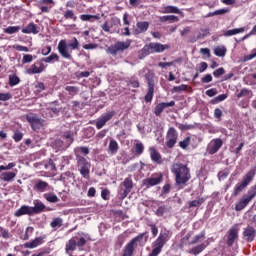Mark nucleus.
Here are the masks:
<instances>
[{
	"label": "nucleus",
	"instance_id": "obj_28",
	"mask_svg": "<svg viewBox=\"0 0 256 256\" xmlns=\"http://www.w3.org/2000/svg\"><path fill=\"white\" fill-rule=\"evenodd\" d=\"M15 177H17V173L15 172H2L0 174L1 181H6V183L13 181Z\"/></svg>",
	"mask_w": 256,
	"mask_h": 256
},
{
	"label": "nucleus",
	"instance_id": "obj_7",
	"mask_svg": "<svg viewBox=\"0 0 256 256\" xmlns=\"http://www.w3.org/2000/svg\"><path fill=\"white\" fill-rule=\"evenodd\" d=\"M131 43L132 41L130 39H127L125 42L118 41L107 49V53L115 57L118 53H123V51L129 49Z\"/></svg>",
	"mask_w": 256,
	"mask_h": 256
},
{
	"label": "nucleus",
	"instance_id": "obj_26",
	"mask_svg": "<svg viewBox=\"0 0 256 256\" xmlns=\"http://www.w3.org/2000/svg\"><path fill=\"white\" fill-rule=\"evenodd\" d=\"M32 215H37L39 213H43L45 211V204L43 202L36 200L34 201V207H31Z\"/></svg>",
	"mask_w": 256,
	"mask_h": 256
},
{
	"label": "nucleus",
	"instance_id": "obj_51",
	"mask_svg": "<svg viewBox=\"0 0 256 256\" xmlns=\"http://www.w3.org/2000/svg\"><path fill=\"white\" fill-rule=\"evenodd\" d=\"M64 19H72L73 21H77V16H75V12H73V10H66L64 12Z\"/></svg>",
	"mask_w": 256,
	"mask_h": 256
},
{
	"label": "nucleus",
	"instance_id": "obj_14",
	"mask_svg": "<svg viewBox=\"0 0 256 256\" xmlns=\"http://www.w3.org/2000/svg\"><path fill=\"white\" fill-rule=\"evenodd\" d=\"M163 181V175L154 174L150 178L144 179L145 187H155V185H159Z\"/></svg>",
	"mask_w": 256,
	"mask_h": 256
},
{
	"label": "nucleus",
	"instance_id": "obj_56",
	"mask_svg": "<svg viewBox=\"0 0 256 256\" xmlns=\"http://www.w3.org/2000/svg\"><path fill=\"white\" fill-rule=\"evenodd\" d=\"M143 240H144V243H146L147 237H145V234H140L137 237H135L134 239H132L131 241H134L133 245L135 246L137 241H139V243H143Z\"/></svg>",
	"mask_w": 256,
	"mask_h": 256
},
{
	"label": "nucleus",
	"instance_id": "obj_13",
	"mask_svg": "<svg viewBox=\"0 0 256 256\" xmlns=\"http://www.w3.org/2000/svg\"><path fill=\"white\" fill-rule=\"evenodd\" d=\"M223 147V140L216 138L210 141L207 146V151L210 155H215Z\"/></svg>",
	"mask_w": 256,
	"mask_h": 256
},
{
	"label": "nucleus",
	"instance_id": "obj_22",
	"mask_svg": "<svg viewBox=\"0 0 256 256\" xmlns=\"http://www.w3.org/2000/svg\"><path fill=\"white\" fill-rule=\"evenodd\" d=\"M46 107H48V111L50 113H52L53 117H55V115H59V113H61V107H59L58 101L50 102L46 105Z\"/></svg>",
	"mask_w": 256,
	"mask_h": 256
},
{
	"label": "nucleus",
	"instance_id": "obj_4",
	"mask_svg": "<svg viewBox=\"0 0 256 256\" xmlns=\"http://www.w3.org/2000/svg\"><path fill=\"white\" fill-rule=\"evenodd\" d=\"M169 47H170L169 44L151 42L142 48L141 53L143 57H147V55H151L153 53H163V51H167Z\"/></svg>",
	"mask_w": 256,
	"mask_h": 256
},
{
	"label": "nucleus",
	"instance_id": "obj_9",
	"mask_svg": "<svg viewBox=\"0 0 256 256\" xmlns=\"http://www.w3.org/2000/svg\"><path fill=\"white\" fill-rule=\"evenodd\" d=\"M77 167L80 171V175L84 177V179H89V173L91 171V163L85 159V157L76 158Z\"/></svg>",
	"mask_w": 256,
	"mask_h": 256
},
{
	"label": "nucleus",
	"instance_id": "obj_44",
	"mask_svg": "<svg viewBox=\"0 0 256 256\" xmlns=\"http://www.w3.org/2000/svg\"><path fill=\"white\" fill-rule=\"evenodd\" d=\"M170 211V208L165 206V205H162V206H159L158 209L156 210V215L157 217H163L165 213H169Z\"/></svg>",
	"mask_w": 256,
	"mask_h": 256
},
{
	"label": "nucleus",
	"instance_id": "obj_36",
	"mask_svg": "<svg viewBox=\"0 0 256 256\" xmlns=\"http://www.w3.org/2000/svg\"><path fill=\"white\" fill-rule=\"evenodd\" d=\"M169 239H171V232H169V230H165L164 232L160 233L159 237L157 238V240L164 245L167 243V241H169Z\"/></svg>",
	"mask_w": 256,
	"mask_h": 256
},
{
	"label": "nucleus",
	"instance_id": "obj_8",
	"mask_svg": "<svg viewBox=\"0 0 256 256\" xmlns=\"http://www.w3.org/2000/svg\"><path fill=\"white\" fill-rule=\"evenodd\" d=\"M26 120L33 131H39V129L45 125V120L35 113H28L26 115Z\"/></svg>",
	"mask_w": 256,
	"mask_h": 256
},
{
	"label": "nucleus",
	"instance_id": "obj_32",
	"mask_svg": "<svg viewBox=\"0 0 256 256\" xmlns=\"http://www.w3.org/2000/svg\"><path fill=\"white\" fill-rule=\"evenodd\" d=\"M119 151V143H117L115 140H110L109 146H108V152L110 155H115Z\"/></svg>",
	"mask_w": 256,
	"mask_h": 256
},
{
	"label": "nucleus",
	"instance_id": "obj_53",
	"mask_svg": "<svg viewBox=\"0 0 256 256\" xmlns=\"http://www.w3.org/2000/svg\"><path fill=\"white\" fill-rule=\"evenodd\" d=\"M187 84H182L180 86H174L172 88V93H181V91H187Z\"/></svg>",
	"mask_w": 256,
	"mask_h": 256
},
{
	"label": "nucleus",
	"instance_id": "obj_23",
	"mask_svg": "<svg viewBox=\"0 0 256 256\" xmlns=\"http://www.w3.org/2000/svg\"><path fill=\"white\" fill-rule=\"evenodd\" d=\"M162 13L169 14V13H175L176 15H181V17H185V13L178 9L176 6H164L162 7Z\"/></svg>",
	"mask_w": 256,
	"mask_h": 256
},
{
	"label": "nucleus",
	"instance_id": "obj_50",
	"mask_svg": "<svg viewBox=\"0 0 256 256\" xmlns=\"http://www.w3.org/2000/svg\"><path fill=\"white\" fill-rule=\"evenodd\" d=\"M41 115H42V117H44V119H51V118H53V113H51L49 111L48 106H46V108H42L41 109Z\"/></svg>",
	"mask_w": 256,
	"mask_h": 256
},
{
	"label": "nucleus",
	"instance_id": "obj_30",
	"mask_svg": "<svg viewBox=\"0 0 256 256\" xmlns=\"http://www.w3.org/2000/svg\"><path fill=\"white\" fill-rule=\"evenodd\" d=\"M76 159L83 157L82 155H89V148L85 146L76 147L74 149Z\"/></svg>",
	"mask_w": 256,
	"mask_h": 256
},
{
	"label": "nucleus",
	"instance_id": "obj_64",
	"mask_svg": "<svg viewBox=\"0 0 256 256\" xmlns=\"http://www.w3.org/2000/svg\"><path fill=\"white\" fill-rule=\"evenodd\" d=\"M11 97L10 93H0V101H9Z\"/></svg>",
	"mask_w": 256,
	"mask_h": 256
},
{
	"label": "nucleus",
	"instance_id": "obj_58",
	"mask_svg": "<svg viewBox=\"0 0 256 256\" xmlns=\"http://www.w3.org/2000/svg\"><path fill=\"white\" fill-rule=\"evenodd\" d=\"M1 237L3 239H9V237H10L9 230H7L3 227H0V239H1Z\"/></svg>",
	"mask_w": 256,
	"mask_h": 256
},
{
	"label": "nucleus",
	"instance_id": "obj_1",
	"mask_svg": "<svg viewBox=\"0 0 256 256\" xmlns=\"http://www.w3.org/2000/svg\"><path fill=\"white\" fill-rule=\"evenodd\" d=\"M170 169L171 173H173L175 177L176 185H187V183L191 180V171L187 165L175 163Z\"/></svg>",
	"mask_w": 256,
	"mask_h": 256
},
{
	"label": "nucleus",
	"instance_id": "obj_6",
	"mask_svg": "<svg viewBox=\"0 0 256 256\" xmlns=\"http://www.w3.org/2000/svg\"><path fill=\"white\" fill-rule=\"evenodd\" d=\"M255 178V169H250L244 176L242 182L236 184L234 189V196L237 197Z\"/></svg>",
	"mask_w": 256,
	"mask_h": 256
},
{
	"label": "nucleus",
	"instance_id": "obj_18",
	"mask_svg": "<svg viewBox=\"0 0 256 256\" xmlns=\"http://www.w3.org/2000/svg\"><path fill=\"white\" fill-rule=\"evenodd\" d=\"M256 236V230L253 228V226H247L243 231V237L245 241H248V243H251V241H254Z\"/></svg>",
	"mask_w": 256,
	"mask_h": 256
},
{
	"label": "nucleus",
	"instance_id": "obj_48",
	"mask_svg": "<svg viewBox=\"0 0 256 256\" xmlns=\"http://www.w3.org/2000/svg\"><path fill=\"white\" fill-rule=\"evenodd\" d=\"M205 203V198H198L189 202V207H201Z\"/></svg>",
	"mask_w": 256,
	"mask_h": 256
},
{
	"label": "nucleus",
	"instance_id": "obj_40",
	"mask_svg": "<svg viewBox=\"0 0 256 256\" xmlns=\"http://www.w3.org/2000/svg\"><path fill=\"white\" fill-rule=\"evenodd\" d=\"M227 53V48H225V46H217L214 49V54L216 55V57H225Z\"/></svg>",
	"mask_w": 256,
	"mask_h": 256
},
{
	"label": "nucleus",
	"instance_id": "obj_38",
	"mask_svg": "<svg viewBox=\"0 0 256 256\" xmlns=\"http://www.w3.org/2000/svg\"><path fill=\"white\" fill-rule=\"evenodd\" d=\"M66 253L69 255L70 251H75L77 249V241L75 239H70L66 244Z\"/></svg>",
	"mask_w": 256,
	"mask_h": 256
},
{
	"label": "nucleus",
	"instance_id": "obj_52",
	"mask_svg": "<svg viewBox=\"0 0 256 256\" xmlns=\"http://www.w3.org/2000/svg\"><path fill=\"white\" fill-rule=\"evenodd\" d=\"M20 81L21 80L19 79V77H17V75L9 76V85H10V87H15V85H19Z\"/></svg>",
	"mask_w": 256,
	"mask_h": 256
},
{
	"label": "nucleus",
	"instance_id": "obj_33",
	"mask_svg": "<svg viewBox=\"0 0 256 256\" xmlns=\"http://www.w3.org/2000/svg\"><path fill=\"white\" fill-rule=\"evenodd\" d=\"M134 241H130L124 248L122 256H133V251H135Z\"/></svg>",
	"mask_w": 256,
	"mask_h": 256
},
{
	"label": "nucleus",
	"instance_id": "obj_19",
	"mask_svg": "<svg viewBox=\"0 0 256 256\" xmlns=\"http://www.w3.org/2000/svg\"><path fill=\"white\" fill-rule=\"evenodd\" d=\"M149 154H150V159L157 165H161V163H163L161 153H159V151L155 149V147L152 146L149 148Z\"/></svg>",
	"mask_w": 256,
	"mask_h": 256
},
{
	"label": "nucleus",
	"instance_id": "obj_11",
	"mask_svg": "<svg viewBox=\"0 0 256 256\" xmlns=\"http://www.w3.org/2000/svg\"><path fill=\"white\" fill-rule=\"evenodd\" d=\"M115 117V111H110L105 114H103L101 117H99L96 121V128L97 129H103L105 125H107L108 121H111Z\"/></svg>",
	"mask_w": 256,
	"mask_h": 256
},
{
	"label": "nucleus",
	"instance_id": "obj_17",
	"mask_svg": "<svg viewBox=\"0 0 256 256\" xmlns=\"http://www.w3.org/2000/svg\"><path fill=\"white\" fill-rule=\"evenodd\" d=\"M239 238V225H235L229 230L228 245L231 247L235 243V240Z\"/></svg>",
	"mask_w": 256,
	"mask_h": 256
},
{
	"label": "nucleus",
	"instance_id": "obj_59",
	"mask_svg": "<svg viewBox=\"0 0 256 256\" xmlns=\"http://www.w3.org/2000/svg\"><path fill=\"white\" fill-rule=\"evenodd\" d=\"M177 63V60H174L172 62H160L158 64V67H161L162 69H165V67H173L174 64Z\"/></svg>",
	"mask_w": 256,
	"mask_h": 256
},
{
	"label": "nucleus",
	"instance_id": "obj_29",
	"mask_svg": "<svg viewBox=\"0 0 256 256\" xmlns=\"http://www.w3.org/2000/svg\"><path fill=\"white\" fill-rule=\"evenodd\" d=\"M239 33H245V27L235 28L232 30L223 31L224 37H233V35H239Z\"/></svg>",
	"mask_w": 256,
	"mask_h": 256
},
{
	"label": "nucleus",
	"instance_id": "obj_25",
	"mask_svg": "<svg viewBox=\"0 0 256 256\" xmlns=\"http://www.w3.org/2000/svg\"><path fill=\"white\" fill-rule=\"evenodd\" d=\"M123 186L125 187L122 197H127L129 193H131V190L133 189V180L131 178H126L123 182Z\"/></svg>",
	"mask_w": 256,
	"mask_h": 256
},
{
	"label": "nucleus",
	"instance_id": "obj_5",
	"mask_svg": "<svg viewBox=\"0 0 256 256\" xmlns=\"http://www.w3.org/2000/svg\"><path fill=\"white\" fill-rule=\"evenodd\" d=\"M256 197V184L248 190L247 194L243 195L239 202L236 204L235 209L236 211H243L245 207L253 201Z\"/></svg>",
	"mask_w": 256,
	"mask_h": 256
},
{
	"label": "nucleus",
	"instance_id": "obj_16",
	"mask_svg": "<svg viewBox=\"0 0 256 256\" xmlns=\"http://www.w3.org/2000/svg\"><path fill=\"white\" fill-rule=\"evenodd\" d=\"M116 25H121V19L118 17H112L109 20H107L101 27L106 32L109 33L113 27Z\"/></svg>",
	"mask_w": 256,
	"mask_h": 256
},
{
	"label": "nucleus",
	"instance_id": "obj_45",
	"mask_svg": "<svg viewBox=\"0 0 256 256\" xmlns=\"http://www.w3.org/2000/svg\"><path fill=\"white\" fill-rule=\"evenodd\" d=\"M21 31V26H9L4 29V33L8 35H13V33H19Z\"/></svg>",
	"mask_w": 256,
	"mask_h": 256
},
{
	"label": "nucleus",
	"instance_id": "obj_24",
	"mask_svg": "<svg viewBox=\"0 0 256 256\" xmlns=\"http://www.w3.org/2000/svg\"><path fill=\"white\" fill-rule=\"evenodd\" d=\"M22 33H25L26 35H37L39 33V28L33 23L30 22L25 28L22 29Z\"/></svg>",
	"mask_w": 256,
	"mask_h": 256
},
{
	"label": "nucleus",
	"instance_id": "obj_12",
	"mask_svg": "<svg viewBox=\"0 0 256 256\" xmlns=\"http://www.w3.org/2000/svg\"><path fill=\"white\" fill-rule=\"evenodd\" d=\"M47 69V66L43 64L41 61H36L34 64H32L28 69H26V73L28 75H37L39 73H43Z\"/></svg>",
	"mask_w": 256,
	"mask_h": 256
},
{
	"label": "nucleus",
	"instance_id": "obj_54",
	"mask_svg": "<svg viewBox=\"0 0 256 256\" xmlns=\"http://www.w3.org/2000/svg\"><path fill=\"white\" fill-rule=\"evenodd\" d=\"M164 246L165 244L158 239H156L152 244L153 249H156L158 251H162Z\"/></svg>",
	"mask_w": 256,
	"mask_h": 256
},
{
	"label": "nucleus",
	"instance_id": "obj_31",
	"mask_svg": "<svg viewBox=\"0 0 256 256\" xmlns=\"http://www.w3.org/2000/svg\"><path fill=\"white\" fill-rule=\"evenodd\" d=\"M167 21H169V23H177L179 22V17L175 15H167V16H161L159 18L160 23H167Z\"/></svg>",
	"mask_w": 256,
	"mask_h": 256
},
{
	"label": "nucleus",
	"instance_id": "obj_61",
	"mask_svg": "<svg viewBox=\"0 0 256 256\" xmlns=\"http://www.w3.org/2000/svg\"><path fill=\"white\" fill-rule=\"evenodd\" d=\"M225 99H227V94H220L212 100V103H221V101H225Z\"/></svg>",
	"mask_w": 256,
	"mask_h": 256
},
{
	"label": "nucleus",
	"instance_id": "obj_10",
	"mask_svg": "<svg viewBox=\"0 0 256 256\" xmlns=\"http://www.w3.org/2000/svg\"><path fill=\"white\" fill-rule=\"evenodd\" d=\"M178 139L179 132H177V129L170 127L166 133V147H168V149H173L177 144Z\"/></svg>",
	"mask_w": 256,
	"mask_h": 256
},
{
	"label": "nucleus",
	"instance_id": "obj_42",
	"mask_svg": "<svg viewBox=\"0 0 256 256\" xmlns=\"http://www.w3.org/2000/svg\"><path fill=\"white\" fill-rule=\"evenodd\" d=\"M205 239V232H201L200 234L193 237L192 241L189 242V245H196V243H201Z\"/></svg>",
	"mask_w": 256,
	"mask_h": 256
},
{
	"label": "nucleus",
	"instance_id": "obj_27",
	"mask_svg": "<svg viewBox=\"0 0 256 256\" xmlns=\"http://www.w3.org/2000/svg\"><path fill=\"white\" fill-rule=\"evenodd\" d=\"M15 217H22V215H33V211L31 209V206H22L15 212Z\"/></svg>",
	"mask_w": 256,
	"mask_h": 256
},
{
	"label": "nucleus",
	"instance_id": "obj_60",
	"mask_svg": "<svg viewBox=\"0 0 256 256\" xmlns=\"http://www.w3.org/2000/svg\"><path fill=\"white\" fill-rule=\"evenodd\" d=\"M15 165H16L15 162H11L6 166L1 165L0 166V173H1V171H10V169H13V167H15Z\"/></svg>",
	"mask_w": 256,
	"mask_h": 256
},
{
	"label": "nucleus",
	"instance_id": "obj_39",
	"mask_svg": "<svg viewBox=\"0 0 256 256\" xmlns=\"http://www.w3.org/2000/svg\"><path fill=\"white\" fill-rule=\"evenodd\" d=\"M44 199L48 201V203H59V197L52 193H46L43 195Z\"/></svg>",
	"mask_w": 256,
	"mask_h": 256
},
{
	"label": "nucleus",
	"instance_id": "obj_34",
	"mask_svg": "<svg viewBox=\"0 0 256 256\" xmlns=\"http://www.w3.org/2000/svg\"><path fill=\"white\" fill-rule=\"evenodd\" d=\"M136 27H137L136 29L137 33H145L147 29H149V22L147 21L137 22Z\"/></svg>",
	"mask_w": 256,
	"mask_h": 256
},
{
	"label": "nucleus",
	"instance_id": "obj_46",
	"mask_svg": "<svg viewBox=\"0 0 256 256\" xmlns=\"http://www.w3.org/2000/svg\"><path fill=\"white\" fill-rule=\"evenodd\" d=\"M42 61H44V63H53V61H59V55L57 53H53L46 58H42Z\"/></svg>",
	"mask_w": 256,
	"mask_h": 256
},
{
	"label": "nucleus",
	"instance_id": "obj_43",
	"mask_svg": "<svg viewBox=\"0 0 256 256\" xmlns=\"http://www.w3.org/2000/svg\"><path fill=\"white\" fill-rule=\"evenodd\" d=\"M63 226V219L61 218H53L52 222L50 223V227L52 229H59V227Z\"/></svg>",
	"mask_w": 256,
	"mask_h": 256
},
{
	"label": "nucleus",
	"instance_id": "obj_20",
	"mask_svg": "<svg viewBox=\"0 0 256 256\" xmlns=\"http://www.w3.org/2000/svg\"><path fill=\"white\" fill-rule=\"evenodd\" d=\"M167 107H175V101L159 103L154 109L155 115L159 117V115H161L163 110L167 109Z\"/></svg>",
	"mask_w": 256,
	"mask_h": 256
},
{
	"label": "nucleus",
	"instance_id": "obj_35",
	"mask_svg": "<svg viewBox=\"0 0 256 256\" xmlns=\"http://www.w3.org/2000/svg\"><path fill=\"white\" fill-rule=\"evenodd\" d=\"M81 21H89L90 23H94V21H99L100 17L98 15L91 14H82L80 15Z\"/></svg>",
	"mask_w": 256,
	"mask_h": 256
},
{
	"label": "nucleus",
	"instance_id": "obj_47",
	"mask_svg": "<svg viewBox=\"0 0 256 256\" xmlns=\"http://www.w3.org/2000/svg\"><path fill=\"white\" fill-rule=\"evenodd\" d=\"M65 91H67L69 95L74 97V95H77V93H79V88L76 86H66Z\"/></svg>",
	"mask_w": 256,
	"mask_h": 256
},
{
	"label": "nucleus",
	"instance_id": "obj_57",
	"mask_svg": "<svg viewBox=\"0 0 256 256\" xmlns=\"http://www.w3.org/2000/svg\"><path fill=\"white\" fill-rule=\"evenodd\" d=\"M229 177V170H223L218 173L219 181H225Z\"/></svg>",
	"mask_w": 256,
	"mask_h": 256
},
{
	"label": "nucleus",
	"instance_id": "obj_3",
	"mask_svg": "<svg viewBox=\"0 0 256 256\" xmlns=\"http://www.w3.org/2000/svg\"><path fill=\"white\" fill-rule=\"evenodd\" d=\"M143 73H145V79L148 83V91L145 95V101L146 103H151L155 93V85H157V76H155V72L153 70H149L148 68L140 70V75Z\"/></svg>",
	"mask_w": 256,
	"mask_h": 256
},
{
	"label": "nucleus",
	"instance_id": "obj_49",
	"mask_svg": "<svg viewBox=\"0 0 256 256\" xmlns=\"http://www.w3.org/2000/svg\"><path fill=\"white\" fill-rule=\"evenodd\" d=\"M143 151H145V146L143 143L138 142L135 144V155H143Z\"/></svg>",
	"mask_w": 256,
	"mask_h": 256
},
{
	"label": "nucleus",
	"instance_id": "obj_21",
	"mask_svg": "<svg viewBox=\"0 0 256 256\" xmlns=\"http://www.w3.org/2000/svg\"><path fill=\"white\" fill-rule=\"evenodd\" d=\"M39 245H43V238L37 237L31 242H26L23 244L24 249H35L39 247Z\"/></svg>",
	"mask_w": 256,
	"mask_h": 256
},
{
	"label": "nucleus",
	"instance_id": "obj_15",
	"mask_svg": "<svg viewBox=\"0 0 256 256\" xmlns=\"http://www.w3.org/2000/svg\"><path fill=\"white\" fill-rule=\"evenodd\" d=\"M33 189L34 191H38V193H45V191L51 190V186L46 181L36 179Z\"/></svg>",
	"mask_w": 256,
	"mask_h": 256
},
{
	"label": "nucleus",
	"instance_id": "obj_63",
	"mask_svg": "<svg viewBox=\"0 0 256 256\" xmlns=\"http://www.w3.org/2000/svg\"><path fill=\"white\" fill-rule=\"evenodd\" d=\"M64 138L66 139V142H67V145H71V143H73V135L69 132H67L65 135H64Z\"/></svg>",
	"mask_w": 256,
	"mask_h": 256
},
{
	"label": "nucleus",
	"instance_id": "obj_2",
	"mask_svg": "<svg viewBox=\"0 0 256 256\" xmlns=\"http://www.w3.org/2000/svg\"><path fill=\"white\" fill-rule=\"evenodd\" d=\"M80 47L79 40L77 38L73 37L70 40V43H67V40L62 39L59 41L57 49L61 57L63 59H73V51H77Z\"/></svg>",
	"mask_w": 256,
	"mask_h": 256
},
{
	"label": "nucleus",
	"instance_id": "obj_37",
	"mask_svg": "<svg viewBox=\"0 0 256 256\" xmlns=\"http://www.w3.org/2000/svg\"><path fill=\"white\" fill-rule=\"evenodd\" d=\"M207 247V245H205V243L199 244L195 247H193L189 253L191 255H199V253H202V251H205V248Z\"/></svg>",
	"mask_w": 256,
	"mask_h": 256
},
{
	"label": "nucleus",
	"instance_id": "obj_41",
	"mask_svg": "<svg viewBox=\"0 0 256 256\" xmlns=\"http://www.w3.org/2000/svg\"><path fill=\"white\" fill-rule=\"evenodd\" d=\"M238 99H241V97H248V99H251L253 97V92H251L249 89L243 88L238 94Z\"/></svg>",
	"mask_w": 256,
	"mask_h": 256
},
{
	"label": "nucleus",
	"instance_id": "obj_55",
	"mask_svg": "<svg viewBox=\"0 0 256 256\" xmlns=\"http://www.w3.org/2000/svg\"><path fill=\"white\" fill-rule=\"evenodd\" d=\"M190 143H191V137H186L183 141L179 142V147H181V149H187Z\"/></svg>",
	"mask_w": 256,
	"mask_h": 256
},
{
	"label": "nucleus",
	"instance_id": "obj_62",
	"mask_svg": "<svg viewBox=\"0 0 256 256\" xmlns=\"http://www.w3.org/2000/svg\"><path fill=\"white\" fill-rule=\"evenodd\" d=\"M33 61V55L31 54H25L22 58V63H31Z\"/></svg>",
	"mask_w": 256,
	"mask_h": 256
}]
</instances>
